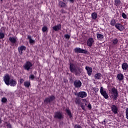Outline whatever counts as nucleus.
I'll return each mask as SVG.
<instances>
[{
    "label": "nucleus",
    "instance_id": "f257e3e1",
    "mask_svg": "<svg viewBox=\"0 0 128 128\" xmlns=\"http://www.w3.org/2000/svg\"><path fill=\"white\" fill-rule=\"evenodd\" d=\"M3 80L6 86H16V79H10L8 74H6Z\"/></svg>",
    "mask_w": 128,
    "mask_h": 128
},
{
    "label": "nucleus",
    "instance_id": "f03ea898",
    "mask_svg": "<svg viewBox=\"0 0 128 128\" xmlns=\"http://www.w3.org/2000/svg\"><path fill=\"white\" fill-rule=\"evenodd\" d=\"M70 72H74L75 74H78L80 72V70L74 64L70 63Z\"/></svg>",
    "mask_w": 128,
    "mask_h": 128
},
{
    "label": "nucleus",
    "instance_id": "7ed1b4c3",
    "mask_svg": "<svg viewBox=\"0 0 128 128\" xmlns=\"http://www.w3.org/2000/svg\"><path fill=\"white\" fill-rule=\"evenodd\" d=\"M23 68L25 70H30L32 68V64L29 61H27L24 63Z\"/></svg>",
    "mask_w": 128,
    "mask_h": 128
},
{
    "label": "nucleus",
    "instance_id": "20e7f679",
    "mask_svg": "<svg viewBox=\"0 0 128 128\" xmlns=\"http://www.w3.org/2000/svg\"><path fill=\"white\" fill-rule=\"evenodd\" d=\"M111 94L114 100H116V98H118V89L114 87H113L111 90Z\"/></svg>",
    "mask_w": 128,
    "mask_h": 128
},
{
    "label": "nucleus",
    "instance_id": "39448f33",
    "mask_svg": "<svg viewBox=\"0 0 128 128\" xmlns=\"http://www.w3.org/2000/svg\"><path fill=\"white\" fill-rule=\"evenodd\" d=\"M100 93L101 94L102 96H104V98H108V94L106 93V91L104 90V88L102 86L100 87Z\"/></svg>",
    "mask_w": 128,
    "mask_h": 128
},
{
    "label": "nucleus",
    "instance_id": "423d86ee",
    "mask_svg": "<svg viewBox=\"0 0 128 128\" xmlns=\"http://www.w3.org/2000/svg\"><path fill=\"white\" fill-rule=\"evenodd\" d=\"M54 96H50L48 98H45V100H44V102L45 104H50V102H52V100H54Z\"/></svg>",
    "mask_w": 128,
    "mask_h": 128
},
{
    "label": "nucleus",
    "instance_id": "0eeeda50",
    "mask_svg": "<svg viewBox=\"0 0 128 128\" xmlns=\"http://www.w3.org/2000/svg\"><path fill=\"white\" fill-rule=\"evenodd\" d=\"M76 96H77V98L75 100V102H76V104L80 105V92L78 93L76 92L75 93Z\"/></svg>",
    "mask_w": 128,
    "mask_h": 128
},
{
    "label": "nucleus",
    "instance_id": "6e6552de",
    "mask_svg": "<svg viewBox=\"0 0 128 128\" xmlns=\"http://www.w3.org/2000/svg\"><path fill=\"white\" fill-rule=\"evenodd\" d=\"M54 118H58V120H62L63 118L62 114L59 112H56L54 114Z\"/></svg>",
    "mask_w": 128,
    "mask_h": 128
},
{
    "label": "nucleus",
    "instance_id": "1a4fd4ad",
    "mask_svg": "<svg viewBox=\"0 0 128 128\" xmlns=\"http://www.w3.org/2000/svg\"><path fill=\"white\" fill-rule=\"evenodd\" d=\"M115 27L116 28H117V30H119L120 32H122V30H124V26L122 25L120 23L116 24L115 25Z\"/></svg>",
    "mask_w": 128,
    "mask_h": 128
},
{
    "label": "nucleus",
    "instance_id": "9d476101",
    "mask_svg": "<svg viewBox=\"0 0 128 128\" xmlns=\"http://www.w3.org/2000/svg\"><path fill=\"white\" fill-rule=\"evenodd\" d=\"M86 70H87V74H88V76H92V68L88 66H86Z\"/></svg>",
    "mask_w": 128,
    "mask_h": 128
},
{
    "label": "nucleus",
    "instance_id": "9b49d317",
    "mask_svg": "<svg viewBox=\"0 0 128 128\" xmlns=\"http://www.w3.org/2000/svg\"><path fill=\"white\" fill-rule=\"evenodd\" d=\"M94 39L92 38H89L87 41V44L88 46H90L91 48V46H92V44H94Z\"/></svg>",
    "mask_w": 128,
    "mask_h": 128
},
{
    "label": "nucleus",
    "instance_id": "f8f14e48",
    "mask_svg": "<svg viewBox=\"0 0 128 128\" xmlns=\"http://www.w3.org/2000/svg\"><path fill=\"white\" fill-rule=\"evenodd\" d=\"M26 50V47L24 46H20L18 48V52L20 54H22V52H24V50Z\"/></svg>",
    "mask_w": 128,
    "mask_h": 128
},
{
    "label": "nucleus",
    "instance_id": "ddd939ff",
    "mask_svg": "<svg viewBox=\"0 0 128 128\" xmlns=\"http://www.w3.org/2000/svg\"><path fill=\"white\" fill-rule=\"evenodd\" d=\"M111 109L112 112H114V114H118V107H116V105H112L111 106Z\"/></svg>",
    "mask_w": 128,
    "mask_h": 128
},
{
    "label": "nucleus",
    "instance_id": "4468645a",
    "mask_svg": "<svg viewBox=\"0 0 128 128\" xmlns=\"http://www.w3.org/2000/svg\"><path fill=\"white\" fill-rule=\"evenodd\" d=\"M81 100L83 102L82 104H81V108L83 110H86L85 108L86 105V99H81Z\"/></svg>",
    "mask_w": 128,
    "mask_h": 128
},
{
    "label": "nucleus",
    "instance_id": "2eb2a0df",
    "mask_svg": "<svg viewBox=\"0 0 128 128\" xmlns=\"http://www.w3.org/2000/svg\"><path fill=\"white\" fill-rule=\"evenodd\" d=\"M54 30L55 32H58V30H60L62 29V25L60 24H58L52 27Z\"/></svg>",
    "mask_w": 128,
    "mask_h": 128
},
{
    "label": "nucleus",
    "instance_id": "dca6fc26",
    "mask_svg": "<svg viewBox=\"0 0 128 128\" xmlns=\"http://www.w3.org/2000/svg\"><path fill=\"white\" fill-rule=\"evenodd\" d=\"M74 86L75 88H80V81L78 80H76L74 82Z\"/></svg>",
    "mask_w": 128,
    "mask_h": 128
},
{
    "label": "nucleus",
    "instance_id": "f3484780",
    "mask_svg": "<svg viewBox=\"0 0 128 128\" xmlns=\"http://www.w3.org/2000/svg\"><path fill=\"white\" fill-rule=\"evenodd\" d=\"M117 78L118 80H120V82H122V80H124V74H118L117 75Z\"/></svg>",
    "mask_w": 128,
    "mask_h": 128
},
{
    "label": "nucleus",
    "instance_id": "a211bd4d",
    "mask_svg": "<svg viewBox=\"0 0 128 128\" xmlns=\"http://www.w3.org/2000/svg\"><path fill=\"white\" fill-rule=\"evenodd\" d=\"M102 78V74L100 73H97L94 75L95 80H100Z\"/></svg>",
    "mask_w": 128,
    "mask_h": 128
},
{
    "label": "nucleus",
    "instance_id": "6ab92c4d",
    "mask_svg": "<svg viewBox=\"0 0 128 128\" xmlns=\"http://www.w3.org/2000/svg\"><path fill=\"white\" fill-rule=\"evenodd\" d=\"M9 40L11 42L12 44H16V38L14 37H10L9 38Z\"/></svg>",
    "mask_w": 128,
    "mask_h": 128
},
{
    "label": "nucleus",
    "instance_id": "aec40b11",
    "mask_svg": "<svg viewBox=\"0 0 128 128\" xmlns=\"http://www.w3.org/2000/svg\"><path fill=\"white\" fill-rule=\"evenodd\" d=\"M128 64L127 63H123L122 64V70H128Z\"/></svg>",
    "mask_w": 128,
    "mask_h": 128
},
{
    "label": "nucleus",
    "instance_id": "412c9836",
    "mask_svg": "<svg viewBox=\"0 0 128 128\" xmlns=\"http://www.w3.org/2000/svg\"><path fill=\"white\" fill-rule=\"evenodd\" d=\"M112 42L113 46H116V44H118V38H116L113 39Z\"/></svg>",
    "mask_w": 128,
    "mask_h": 128
},
{
    "label": "nucleus",
    "instance_id": "4be33fe9",
    "mask_svg": "<svg viewBox=\"0 0 128 128\" xmlns=\"http://www.w3.org/2000/svg\"><path fill=\"white\" fill-rule=\"evenodd\" d=\"M88 94L86 92H80V98H86Z\"/></svg>",
    "mask_w": 128,
    "mask_h": 128
},
{
    "label": "nucleus",
    "instance_id": "5701e85b",
    "mask_svg": "<svg viewBox=\"0 0 128 128\" xmlns=\"http://www.w3.org/2000/svg\"><path fill=\"white\" fill-rule=\"evenodd\" d=\"M24 86L26 88H30V81L24 82Z\"/></svg>",
    "mask_w": 128,
    "mask_h": 128
},
{
    "label": "nucleus",
    "instance_id": "b1692460",
    "mask_svg": "<svg viewBox=\"0 0 128 128\" xmlns=\"http://www.w3.org/2000/svg\"><path fill=\"white\" fill-rule=\"evenodd\" d=\"M96 36H97L98 39L99 40H102V38H104V35H102V34H97Z\"/></svg>",
    "mask_w": 128,
    "mask_h": 128
},
{
    "label": "nucleus",
    "instance_id": "393cba45",
    "mask_svg": "<svg viewBox=\"0 0 128 128\" xmlns=\"http://www.w3.org/2000/svg\"><path fill=\"white\" fill-rule=\"evenodd\" d=\"M58 4L61 8H66V3L62 2H60Z\"/></svg>",
    "mask_w": 128,
    "mask_h": 128
},
{
    "label": "nucleus",
    "instance_id": "a878e982",
    "mask_svg": "<svg viewBox=\"0 0 128 128\" xmlns=\"http://www.w3.org/2000/svg\"><path fill=\"white\" fill-rule=\"evenodd\" d=\"M92 20H96L98 18V14L96 12H93L92 14Z\"/></svg>",
    "mask_w": 128,
    "mask_h": 128
},
{
    "label": "nucleus",
    "instance_id": "bb28decb",
    "mask_svg": "<svg viewBox=\"0 0 128 128\" xmlns=\"http://www.w3.org/2000/svg\"><path fill=\"white\" fill-rule=\"evenodd\" d=\"M66 112L68 114V115L70 116V118H72V112H70V110L68 108H66Z\"/></svg>",
    "mask_w": 128,
    "mask_h": 128
},
{
    "label": "nucleus",
    "instance_id": "cd10ccee",
    "mask_svg": "<svg viewBox=\"0 0 128 128\" xmlns=\"http://www.w3.org/2000/svg\"><path fill=\"white\" fill-rule=\"evenodd\" d=\"M4 38V33L2 32V30H0V40H2Z\"/></svg>",
    "mask_w": 128,
    "mask_h": 128
},
{
    "label": "nucleus",
    "instance_id": "c85d7f7f",
    "mask_svg": "<svg viewBox=\"0 0 128 128\" xmlns=\"http://www.w3.org/2000/svg\"><path fill=\"white\" fill-rule=\"evenodd\" d=\"M28 40H29V42L30 44H34V40L32 38L31 36H28Z\"/></svg>",
    "mask_w": 128,
    "mask_h": 128
},
{
    "label": "nucleus",
    "instance_id": "c756f323",
    "mask_svg": "<svg viewBox=\"0 0 128 128\" xmlns=\"http://www.w3.org/2000/svg\"><path fill=\"white\" fill-rule=\"evenodd\" d=\"M116 20H114V18L112 19L110 22V24H111V26H116Z\"/></svg>",
    "mask_w": 128,
    "mask_h": 128
},
{
    "label": "nucleus",
    "instance_id": "7c9ffc66",
    "mask_svg": "<svg viewBox=\"0 0 128 128\" xmlns=\"http://www.w3.org/2000/svg\"><path fill=\"white\" fill-rule=\"evenodd\" d=\"M120 0H115V6H120Z\"/></svg>",
    "mask_w": 128,
    "mask_h": 128
},
{
    "label": "nucleus",
    "instance_id": "2f4dec72",
    "mask_svg": "<svg viewBox=\"0 0 128 128\" xmlns=\"http://www.w3.org/2000/svg\"><path fill=\"white\" fill-rule=\"evenodd\" d=\"M88 50L84 49H80V53L81 54H88Z\"/></svg>",
    "mask_w": 128,
    "mask_h": 128
},
{
    "label": "nucleus",
    "instance_id": "473e14b6",
    "mask_svg": "<svg viewBox=\"0 0 128 128\" xmlns=\"http://www.w3.org/2000/svg\"><path fill=\"white\" fill-rule=\"evenodd\" d=\"M48 27L44 26L42 27V31L43 32H48Z\"/></svg>",
    "mask_w": 128,
    "mask_h": 128
},
{
    "label": "nucleus",
    "instance_id": "72a5a7b5",
    "mask_svg": "<svg viewBox=\"0 0 128 128\" xmlns=\"http://www.w3.org/2000/svg\"><path fill=\"white\" fill-rule=\"evenodd\" d=\"M8 101V99H6V98H3L2 99V102L3 104H4V102H6Z\"/></svg>",
    "mask_w": 128,
    "mask_h": 128
},
{
    "label": "nucleus",
    "instance_id": "f704fd0d",
    "mask_svg": "<svg viewBox=\"0 0 128 128\" xmlns=\"http://www.w3.org/2000/svg\"><path fill=\"white\" fill-rule=\"evenodd\" d=\"M74 50L76 52L80 54V48H76Z\"/></svg>",
    "mask_w": 128,
    "mask_h": 128
},
{
    "label": "nucleus",
    "instance_id": "c9c22d12",
    "mask_svg": "<svg viewBox=\"0 0 128 128\" xmlns=\"http://www.w3.org/2000/svg\"><path fill=\"white\" fill-rule=\"evenodd\" d=\"M5 126H6L8 128H12V125L8 124V122H5L4 123Z\"/></svg>",
    "mask_w": 128,
    "mask_h": 128
},
{
    "label": "nucleus",
    "instance_id": "e433bc0d",
    "mask_svg": "<svg viewBox=\"0 0 128 128\" xmlns=\"http://www.w3.org/2000/svg\"><path fill=\"white\" fill-rule=\"evenodd\" d=\"M126 118L128 120V108H126Z\"/></svg>",
    "mask_w": 128,
    "mask_h": 128
},
{
    "label": "nucleus",
    "instance_id": "4c0bfd02",
    "mask_svg": "<svg viewBox=\"0 0 128 128\" xmlns=\"http://www.w3.org/2000/svg\"><path fill=\"white\" fill-rule=\"evenodd\" d=\"M122 16L123 18H127L126 14H124V12L122 13Z\"/></svg>",
    "mask_w": 128,
    "mask_h": 128
},
{
    "label": "nucleus",
    "instance_id": "58836bf2",
    "mask_svg": "<svg viewBox=\"0 0 128 128\" xmlns=\"http://www.w3.org/2000/svg\"><path fill=\"white\" fill-rule=\"evenodd\" d=\"M60 12V13L62 14H64L66 13V10H64V9L61 10Z\"/></svg>",
    "mask_w": 128,
    "mask_h": 128
},
{
    "label": "nucleus",
    "instance_id": "ea45409f",
    "mask_svg": "<svg viewBox=\"0 0 128 128\" xmlns=\"http://www.w3.org/2000/svg\"><path fill=\"white\" fill-rule=\"evenodd\" d=\"M64 38H66L67 40H68V38H70V35L66 34L64 35Z\"/></svg>",
    "mask_w": 128,
    "mask_h": 128
},
{
    "label": "nucleus",
    "instance_id": "a19ab883",
    "mask_svg": "<svg viewBox=\"0 0 128 128\" xmlns=\"http://www.w3.org/2000/svg\"><path fill=\"white\" fill-rule=\"evenodd\" d=\"M29 78L30 80H34V76L31 74Z\"/></svg>",
    "mask_w": 128,
    "mask_h": 128
},
{
    "label": "nucleus",
    "instance_id": "79ce46f5",
    "mask_svg": "<svg viewBox=\"0 0 128 128\" xmlns=\"http://www.w3.org/2000/svg\"><path fill=\"white\" fill-rule=\"evenodd\" d=\"M93 90H94V92H98V88H94Z\"/></svg>",
    "mask_w": 128,
    "mask_h": 128
},
{
    "label": "nucleus",
    "instance_id": "37998d69",
    "mask_svg": "<svg viewBox=\"0 0 128 128\" xmlns=\"http://www.w3.org/2000/svg\"><path fill=\"white\" fill-rule=\"evenodd\" d=\"M24 82V79H22V78H20V84H22Z\"/></svg>",
    "mask_w": 128,
    "mask_h": 128
},
{
    "label": "nucleus",
    "instance_id": "c03bdc74",
    "mask_svg": "<svg viewBox=\"0 0 128 128\" xmlns=\"http://www.w3.org/2000/svg\"><path fill=\"white\" fill-rule=\"evenodd\" d=\"M88 108H90V110L92 109V104H88Z\"/></svg>",
    "mask_w": 128,
    "mask_h": 128
},
{
    "label": "nucleus",
    "instance_id": "a18cd8bd",
    "mask_svg": "<svg viewBox=\"0 0 128 128\" xmlns=\"http://www.w3.org/2000/svg\"><path fill=\"white\" fill-rule=\"evenodd\" d=\"M74 128H80V125H76Z\"/></svg>",
    "mask_w": 128,
    "mask_h": 128
},
{
    "label": "nucleus",
    "instance_id": "49530a36",
    "mask_svg": "<svg viewBox=\"0 0 128 128\" xmlns=\"http://www.w3.org/2000/svg\"><path fill=\"white\" fill-rule=\"evenodd\" d=\"M70 2H74V0H68Z\"/></svg>",
    "mask_w": 128,
    "mask_h": 128
},
{
    "label": "nucleus",
    "instance_id": "de8ad7c7",
    "mask_svg": "<svg viewBox=\"0 0 128 128\" xmlns=\"http://www.w3.org/2000/svg\"><path fill=\"white\" fill-rule=\"evenodd\" d=\"M2 122V118H0V124Z\"/></svg>",
    "mask_w": 128,
    "mask_h": 128
},
{
    "label": "nucleus",
    "instance_id": "09e8293b",
    "mask_svg": "<svg viewBox=\"0 0 128 128\" xmlns=\"http://www.w3.org/2000/svg\"><path fill=\"white\" fill-rule=\"evenodd\" d=\"M66 0H63V2H66Z\"/></svg>",
    "mask_w": 128,
    "mask_h": 128
},
{
    "label": "nucleus",
    "instance_id": "8fccbe9b",
    "mask_svg": "<svg viewBox=\"0 0 128 128\" xmlns=\"http://www.w3.org/2000/svg\"><path fill=\"white\" fill-rule=\"evenodd\" d=\"M2 0H0V2H2Z\"/></svg>",
    "mask_w": 128,
    "mask_h": 128
},
{
    "label": "nucleus",
    "instance_id": "3c124183",
    "mask_svg": "<svg viewBox=\"0 0 128 128\" xmlns=\"http://www.w3.org/2000/svg\"><path fill=\"white\" fill-rule=\"evenodd\" d=\"M80 86H82V82H80Z\"/></svg>",
    "mask_w": 128,
    "mask_h": 128
}]
</instances>
